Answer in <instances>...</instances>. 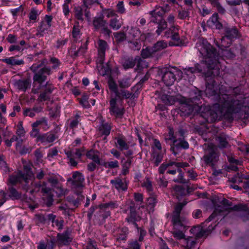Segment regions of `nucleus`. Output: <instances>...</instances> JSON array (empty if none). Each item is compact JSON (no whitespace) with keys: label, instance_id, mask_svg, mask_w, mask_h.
Listing matches in <instances>:
<instances>
[{"label":"nucleus","instance_id":"nucleus-13","mask_svg":"<svg viewBox=\"0 0 249 249\" xmlns=\"http://www.w3.org/2000/svg\"><path fill=\"white\" fill-rule=\"evenodd\" d=\"M218 158V154L212 148L206 151L203 157V160L207 165L213 166L217 161Z\"/></svg>","mask_w":249,"mask_h":249},{"label":"nucleus","instance_id":"nucleus-34","mask_svg":"<svg viewBox=\"0 0 249 249\" xmlns=\"http://www.w3.org/2000/svg\"><path fill=\"white\" fill-rule=\"evenodd\" d=\"M122 65L124 69L132 68L136 64L135 61L133 58L124 59L122 60Z\"/></svg>","mask_w":249,"mask_h":249},{"label":"nucleus","instance_id":"nucleus-9","mask_svg":"<svg viewBox=\"0 0 249 249\" xmlns=\"http://www.w3.org/2000/svg\"><path fill=\"white\" fill-rule=\"evenodd\" d=\"M178 26H172L169 30L165 32V36L167 37H171L172 41L170 42V46H182L184 45L183 41L179 38L178 34Z\"/></svg>","mask_w":249,"mask_h":249},{"label":"nucleus","instance_id":"nucleus-40","mask_svg":"<svg viewBox=\"0 0 249 249\" xmlns=\"http://www.w3.org/2000/svg\"><path fill=\"white\" fill-rule=\"evenodd\" d=\"M160 16V23H159V25H158V29L156 31V33H157V34L158 35H160L161 33L167 27V23L164 20H163V19H161V17L159 16Z\"/></svg>","mask_w":249,"mask_h":249},{"label":"nucleus","instance_id":"nucleus-25","mask_svg":"<svg viewBox=\"0 0 249 249\" xmlns=\"http://www.w3.org/2000/svg\"><path fill=\"white\" fill-rule=\"evenodd\" d=\"M2 61L11 66H19L24 64L23 59H18L14 56L2 59Z\"/></svg>","mask_w":249,"mask_h":249},{"label":"nucleus","instance_id":"nucleus-32","mask_svg":"<svg viewBox=\"0 0 249 249\" xmlns=\"http://www.w3.org/2000/svg\"><path fill=\"white\" fill-rule=\"evenodd\" d=\"M93 24L96 29H99L107 25L106 21L102 17H95L93 20Z\"/></svg>","mask_w":249,"mask_h":249},{"label":"nucleus","instance_id":"nucleus-28","mask_svg":"<svg viewBox=\"0 0 249 249\" xmlns=\"http://www.w3.org/2000/svg\"><path fill=\"white\" fill-rule=\"evenodd\" d=\"M87 157L91 160L94 162L98 165L101 164L100 159L99 157V152L97 151L91 150L86 154Z\"/></svg>","mask_w":249,"mask_h":249},{"label":"nucleus","instance_id":"nucleus-41","mask_svg":"<svg viewBox=\"0 0 249 249\" xmlns=\"http://www.w3.org/2000/svg\"><path fill=\"white\" fill-rule=\"evenodd\" d=\"M71 0H64V3L62 5L63 13L66 17H68L70 14V4Z\"/></svg>","mask_w":249,"mask_h":249},{"label":"nucleus","instance_id":"nucleus-21","mask_svg":"<svg viewBox=\"0 0 249 249\" xmlns=\"http://www.w3.org/2000/svg\"><path fill=\"white\" fill-rule=\"evenodd\" d=\"M134 215L135 213L131 212L130 216L127 218L126 220L128 221V222L132 223V224H133L135 225V227L137 229L138 232H139L140 234L139 240L141 241L143 240V237L146 234V231L144 230H142V229L138 227L137 224L135 222V219L134 217Z\"/></svg>","mask_w":249,"mask_h":249},{"label":"nucleus","instance_id":"nucleus-1","mask_svg":"<svg viewBox=\"0 0 249 249\" xmlns=\"http://www.w3.org/2000/svg\"><path fill=\"white\" fill-rule=\"evenodd\" d=\"M205 92L207 97L218 101V103L212 107L182 104L178 113L182 116L199 113L207 122H213L222 116L231 119L233 113L240 112L249 115V95L231 96L223 93L222 88L218 87L213 81L211 83H207Z\"/></svg>","mask_w":249,"mask_h":249},{"label":"nucleus","instance_id":"nucleus-48","mask_svg":"<svg viewBox=\"0 0 249 249\" xmlns=\"http://www.w3.org/2000/svg\"><path fill=\"white\" fill-rule=\"evenodd\" d=\"M47 218L49 220H52L53 222H54L59 227V229H61L63 226V221L55 220V215L53 214H49L47 215Z\"/></svg>","mask_w":249,"mask_h":249},{"label":"nucleus","instance_id":"nucleus-15","mask_svg":"<svg viewBox=\"0 0 249 249\" xmlns=\"http://www.w3.org/2000/svg\"><path fill=\"white\" fill-rule=\"evenodd\" d=\"M117 205L114 203L110 202L101 205L99 206L100 215L104 218H106L110 215L109 208L117 207Z\"/></svg>","mask_w":249,"mask_h":249},{"label":"nucleus","instance_id":"nucleus-16","mask_svg":"<svg viewBox=\"0 0 249 249\" xmlns=\"http://www.w3.org/2000/svg\"><path fill=\"white\" fill-rule=\"evenodd\" d=\"M98 44V55L100 61L102 63L104 60L106 51L108 47L107 42L103 40H99Z\"/></svg>","mask_w":249,"mask_h":249},{"label":"nucleus","instance_id":"nucleus-24","mask_svg":"<svg viewBox=\"0 0 249 249\" xmlns=\"http://www.w3.org/2000/svg\"><path fill=\"white\" fill-rule=\"evenodd\" d=\"M174 146L171 147V150L175 155H177V152H175V148L179 149L180 148L188 149L189 148V144L187 142L184 140H177V142L174 143Z\"/></svg>","mask_w":249,"mask_h":249},{"label":"nucleus","instance_id":"nucleus-31","mask_svg":"<svg viewBox=\"0 0 249 249\" xmlns=\"http://www.w3.org/2000/svg\"><path fill=\"white\" fill-rule=\"evenodd\" d=\"M141 186L142 188L145 189L146 191L150 194H152L153 191V186L152 181L150 180L149 178H145L142 182Z\"/></svg>","mask_w":249,"mask_h":249},{"label":"nucleus","instance_id":"nucleus-62","mask_svg":"<svg viewBox=\"0 0 249 249\" xmlns=\"http://www.w3.org/2000/svg\"><path fill=\"white\" fill-rule=\"evenodd\" d=\"M168 182L164 177L159 178L158 184L160 187H166L167 185Z\"/></svg>","mask_w":249,"mask_h":249},{"label":"nucleus","instance_id":"nucleus-57","mask_svg":"<svg viewBox=\"0 0 249 249\" xmlns=\"http://www.w3.org/2000/svg\"><path fill=\"white\" fill-rule=\"evenodd\" d=\"M127 229L126 228H124L123 229V231H122V233H120L119 235L117 237V239L119 241H124L126 238Z\"/></svg>","mask_w":249,"mask_h":249},{"label":"nucleus","instance_id":"nucleus-50","mask_svg":"<svg viewBox=\"0 0 249 249\" xmlns=\"http://www.w3.org/2000/svg\"><path fill=\"white\" fill-rule=\"evenodd\" d=\"M0 168L2 170L3 173L9 172V169L7 164L4 160L3 157L0 156Z\"/></svg>","mask_w":249,"mask_h":249},{"label":"nucleus","instance_id":"nucleus-36","mask_svg":"<svg viewBox=\"0 0 249 249\" xmlns=\"http://www.w3.org/2000/svg\"><path fill=\"white\" fill-rule=\"evenodd\" d=\"M167 47V44L166 42L161 40L157 42L154 45L151 47L153 50L154 52L156 53V52L160 51Z\"/></svg>","mask_w":249,"mask_h":249},{"label":"nucleus","instance_id":"nucleus-56","mask_svg":"<svg viewBox=\"0 0 249 249\" xmlns=\"http://www.w3.org/2000/svg\"><path fill=\"white\" fill-rule=\"evenodd\" d=\"M117 11L120 14H124L125 12V9L124 7V2L122 1H119L117 5Z\"/></svg>","mask_w":249,"mask_h":249},{"label":"nucleus","instance_id":"nucleus-44","mask_svg":"<svg viewBox=\"0 0 249 249\" xmlns=\"http://www.w3.org/2000/svg\"><path fill=\"white\" fill-rule=\"evenodd\" d=\"M18 129L16 131L17 136L20 138H23L25 134V131L23 127L22 123L20 122L18 124Z\"/></svg>","mask_w":249,"mask_h":249},{"label":"nucleus","instance_id":"nucleus-5","mask_svg":"<svg viewBox=\"0 0 249 249\" xmlns=\"http://www.w3.org/2000/svg\"><path fill=\"white\" fill-rule=\"evenodd\" d=\"M182 230L173 229L172 234L176 240L180 242L181 246L185 249H199L196 246V243L192 238H185V234L182 231Z\"/></svg>","mask_w":249,"mask_h":249},{"label":"nucleus","instance_id":"nucleus-29","mask_svg":"<svg viewBox=\"0 0 249 249\" xmlns=\"http://www.w3.org/2000/svg\"><path fill=\"white\" fill-rule=\"evenodd\" d=\"M88 41L81 47H80L77 51L73 50L71 49L70 51V53L73 57H77L83 55L87 50Z\"/></svg>","mask_w":249,"mask_h":249},{"label":"nucleus","instance_id":"nucleus-55","mask_svg":"<svg viewBox=\"0 0 249 249\" xmlns=\"http://www.w3.org/2000/svg\"><path fill=\"white\" fill-rule=\"evenodd\" d=\"M105 14L106 16V17L108 18H113L115 17H118L116 12L114 10L111 9L106 10L105 12Z\"/></svg>","mask_w":249,"mask_h":249},{"label":"nucleus","instance_id":"nucleus-19","mask_svg":"<svg viewBox=\"0 0 249 249\" xmlns=\"http://www.w3.org/2000/svg\"><path fill=\"white\" fill-rule=\"evenodd\" d=\"M15 86L18 89L26 91L31 86V82L28 79L18 80L15 82Z\"/></svg>","mask_w":249,"mask_h":249},{"label":"nucleus","instance_id":"nucleus-38","mask_svg":"<svg viewBox=\"0 0 249 249\" xmlns=\"http://www.w3.org/2000/svg\"><path fill=\"white\" fill-rule=\"evenodd\" d=\"M118 17H115V18L111 19L110 21L109 25L110 26L115 30H117L121 27V23L117 19Z\"/></svg>","mask_w":249,"mask_h":249},{"label":"nucleus","instance_id":"nucleus-45","mask_svg":"<svg viewBox=\"0 0 249 249\" xmlns=\"http://www.w3.org/2000/svg\"><path fill=\"white\" fill-rule=\"evenodd\" d=\"M217 140L219 143V147L220 148H225L227 146L228 142L225 136L221 135L217 137Z\"/></svg>","mask_w":249,"mask_h":249},{"label":"nucleus","instance_id":"nucleus-22","mask_svg":"<svg viewBox=\"0 0 249 249\" xmlns=\"http://www.w3.org/2000/svg\"><path fill=\"white\" fill-rule=\"evenodd\" d=\"M99 131L102 134L108 136L110 132L111 126L107 123L101 120L100 124L97 126Z\"/></svg>","mask_w":249,"mask_h":249},{"label":"nucleus","instance_id":"nucleus-11","mask_svg":"<svg viewBox=\"0 0 249 249\" xmlns=\"http://www.w3.org/2000/svg\"><path fill=\"white\" fill-rule=\"evenodd\" d=\"M67 181L71 183L73 188H81L83 187L84 177L81 173L75 171L72 173V177L69 178Z\"/></svg>","mask_w":249,"mask_h":249},{"label":"nucleus","instance_id":"nucleus-54","mask_svg":"<svg viewBox=\"0 0 249 249\" xmlns=\"http://www.w3.org/2000/svg\"><path fill=\"white\" fill-rule=\"evenodd\" d=\"M163 159V156L161 154H158L153 157V162L155 165L157 166L161 162Z\"/></svg>","mask_w":249,"mask_h":249},{"label":"nucleus","instance_id":"nucleus-39","mask_svg":"<svg viewBox=\"0 0 249 249\" xmlns=\"http://www.w3.org/2000/svg\"><path fill=\"white\" fill-rule=\"evenodd\" d=\"M155 52L152 48L147 47L145 49H142L141 53L142 57L147 58L152 56Z\"/></svg>","mask_w":249,"mask_h":249},{"label":"nucleus","instance_id":"nucleus-18","mask_svg":"<svg viewBox=\"0 0 249 249\" xmlns=\"http://www.w3.org/2000/svg\"><path fill=\"white\" fill-rule=\"evenodd\" d=\"M72 237L71 236V232L66 231L63 233H58L57 234L58 241L61 245H67L72 240Z\"/></svg>","mask_w":249,"mask_h":249},{"label":"nucleus","instance_id":"nucleus-26","mask_svg":"<svg viewBox=\"0 0 249 249\" xmlns=\"http://www.w3.org/2000/svg\"><path fill=\"white\" fill-rule=\"evenodd\" d=\"M228 160L230 163V165L228 166L227 169V170L228 171L230 170L237 171L238 169L237 165H241L242 163V161L235 160L232 157H228Z\"/></svg>","mask_w":249,"mask_h":249},{"label":"nucleus","instance_id":"nucleus-52","mask_svg":"<svg viewBox=\"0 0 249 249\" xmlns=\"http://www.w3.org/2000/svg\"><path fill=\"white\" fill-rule=\"evenodd\" d=\"M221 50H222L221 53H222V57L228 58H232L235 55L234 53L230 50H227V49L222 50V49H221Z\"/></svg>","mask_w":249,"mask_h":249},{"label":"nucleus","instance_id":"nucleus-12","mask_svg":"<svg viewBox=\"0 0 249 249\" xmlns=\"http://www.w3.org/2000/svg\"><path fill=\"white\" fill-rule=\"evenodd\" d=\"M116 98H112L109 101V111L111 115L116 117L121 118L124 114V108L117 105Z\"/></svg>","mask_w":249,"mask_h":249},{"label":"nucleus","instance_id":"nucleus-60","mask_svg":"<svg viewBox=\"0 0 249 249\" xmlns=\"http://www.w3.org/2000/svg\"><path fill=\"white\" fill-rule=\"evenodd\" d=\"M38 15L37 10L33 9L29 13V17L31 20H35L36 19Z\"/></svg>","mask_w":249,"mask_h":249},{"label":"nucleus","instance_id":"nucleus-49","mask_svg":"<svg viewBox=\"0 0 249 249\" xmlns=\"http://www.w3.org/2000/svg\"><path fill=\"white\" fill-rule=\"evenodd\" d=\"M108 84L110 90L113 92L116 95H118L117 86L115 82L112 79H110L108 81Z\"/></svg>","mask_w":249,"mask_h":249},{"label":"nucleus","instance_id":"nucleus-3","mask_svg":"<svg viewBox=\"0 0 249 249\" xmlns=\"http://www.w3.org/2000/svg\"><path fill=\"white\" fill-rule=\"evenodd\" d=\"M185 204L186 203H179L175 206L172 217L173 229L184 230L186 226L188 223L186 218L180 215V212Z\"/></svg>","mask_w":249,"mask_h":249},{"label":"nucleus","instance_id":"nucleus-17","mask_svg":"<svg viewBox=\"0 0 249 249\" xmlns=\"http://www.w3.org/2000/svg\"><path fill=\"white\" fill-rule=\"evenodd\" d=\"M115 140V146L121 151L127 150L129 149V146L126 142L125 138L124 136L120 135L116 137Z\"/></svg>","mask_w":249,"mask_h":249},{"label":"nucleus","instance_id":"nucleus-20","mask_svg":"<svg viewBox=\"0 0 249 249\" xmlns=\"http://www.w3.org/2000/svg\"><path fill=\"white\" fill-rule=\"evenodd\" d=\"M208 25L212 28L219 29L222 27V24L218 20L217 14H214L207 21Z\"/></svg>","mask_w":249,"mask_h":249},{"label":"nucleus","instance_id":"nucleus-33","mask_svg":"<svg viewBox=\"0 0 249 249\" xmlns=\"http://www.w3.org/2000/svg\"><path fill=\"white\" fill-rule=\"evenodd\" d=\"M54 245V242L51 240L47 241L46 242L40 241L37 246V249H53Z\"/></svg>","mask_w":249,"mask_h":249},{"label":"nucleus","instance_id":"nucleus-42","mask_svg":"<svg viewBox=\"0 0 249 249\" xmlns=\"http://www.w3.org/2000/svg\"><path fill=\"white\" fill-rule=\"evenodd\" d=\"M41 190L44 194H45L49 196V198H53V190L51 188L47 187V184L46 183H44L43 184L41 188Z\"/></svg>","mask_w":249,"mask_h":249},{"label":"nucleus","instance_id":"nucleus-47","mask_svg":"<svg viewBox=\"0 0 249 249\" xmlns=\"http://www.w3.org/2000/svg\"><path fill=\"white\" fill-rule=\"evenodd\" d=\"M119 86L122 88H127L131 86L130 79L128 78H124L119 81Z\"/></svg>","mask_w":249,"mask_h":249},{"label":"nucleus","instance_id":"nucleus-30","mask_svg":"<svg viewBox=\"0 0 249 249\" xmlns=\"http://www.w3.org/2000/svg\"><path fill=\"white\" fill-rule=\"evenodd\" d=\"M150 196L147 199L146 205L147 209L149 212H152L154 211V208L156 206L157 202L156 196L154 195L150 194Z\"/></svg>","mask_w":249,"mask_h":249},{"label":"nucleus","instance_id":"nucleus-23","mask_svg":"<svg viewBox=\"0 0 249 249\" xmlns=\"http://www.w3.org/2000/svg\"><path fill=\"white\" fill-rule=\"evenodd\" d=\"M110 183L118 191H125L127 189V184L123 182L120 178L111 180Z\"/></svg>","mask_w":249,"mask_h":249},{"label":"nucleus","instance_id":"nucleus-63","mask_svg":"<svg viewBox=\"0 0 249 249\" xmlns=\"http://www.w3.org/2000/svg\"><path fill=\"white\" fill-rule=\"evenodd\" d=\"M6 40L10 43H15L17 41V37L14 35L9 34L8 35Z\"/></svg>","mask_w":249,"mask_h":249},{"label":"nucleus","instance_id":"nucleus-6","mask_svg":"<svg viewBox=\"0 0 249 249\" xmlns=\"http://www.w3.org/2000/svg\"><path fill=\"white\" fill-rule=\"evenodd\" d=\"M30 70L35 73L33 77L34 82H37L40 85L46 80L47 75L51 73L50 68L41 67V64H34L30 67Z\"/></svg>","mask_w":249,"mask_h":249},{"label":"nucleus","instance_id":"nucleus-61","mask_svg":"<svg viewBox=\"0 0 249 249\" xmlns=\"http://www.w3.org/2000/svg\"><path fill=\"white\" fill-rule=\"evenodd\" d=\"M80 104L85 108H89L90 104H89L87 96H83L80 100Z\"/></svg>","mask_w":249,"mask_h":249},{"label":"nucleus","instance_id":"nucleus-14","mask_svg":"<svg viewBox=\"0 0 249 249\" xmlns=\"http://www.w3.org/2000/svg\"><path fill=\"white\" fill-rule=\"evenodd\" d=\"M53 89V87L52 85L46 84L44 91L40 93L37 100L39 102H43L50 100Z\"/></svg>","mask_w":249,"mask_h":249},{"label":"nucleus","instance_id":"nucleus-37","mask_svg":"<svg viewBox=\"0 0 249 249\" xmlns=\"http://www.w3.org/2000/svg\"><path fill=\"white\" fill-rule=\"evenodd\" d=\"M161 99L163 103L167 105H173L176 101V98L175 97L166 94L162 95Z\"/></svg>","mask_w":249,"mask_h":249},{"label":"nucleus","instance_id":"nucleus-46","mask_svg":"<svg viewBox=\"0 0 249 249\" xmlns=\"http://www.w3.org/2000/svg\"><path fill=\"white\" fill-rule=\"evenodd\" d=\"M118 95H116V97L119 98L122 97L125 99L130 98L132 96V93L128 90L124 89L121 90L120 92H118Z\"/></svg>","mask_w":249,"mask_h":249},{"label":"nucleus","instance_id":"nucleus-4","mask_svg":"<svg viewBox=\"0 0 249 249\" xmlns=\"http://www.w3.org/2000/svg\"><path fill=\"white\" fill-rule=\"evenodd\" d=\"M24 172L19 171L16 176H10L9 178L10 183L15 184L18 182L21 183L24 181L28 184L34 179V175L30 165L24 166Z\"/></svg>","mask_w":249,"mask_h":249},{"label":"nucleus","instance_id":"nucleus-53","mask_svg":"<svg viewBox=\"0 0 249 249\" xmlns=\"http://www.w3.org/2000/svg\"><path fill=\"white\" fill-rule=\"evenodd\" d=\"M129 34L131 36L135 38L139 36L141 34V32L137 27H131L129 31Z\"/></svg>","mask_w":249,"mask_h":249},{"label":"nucleus","instance_id":"nucleus-51","mask_svg":"<svg viewBox=\"0 0 249 249\" xmlns=\"http://www.w3.org/2000/svg\"><path fill=\"white\" fill-rule=\"evenodd\" d=\"M174 163L173 162H170L168 163H163L159 167V172L160 174H163L165 170L170 166H173Z\"/></svg>","mask_w":249,"mask_h":249},{"label":"nucleus","instance_id":"nucleus-2","mask_svg":"<svg viewBox=\"0 0 249 249\" xmlns=\"http://www.w3.org/2000/svg\"><path fill=\"white\" fill-rule=\"evenodd\" d=\"M196 48L202 55L203 59L201 64H197L193 67L186 68L183 70L184 72L187 76L190 74L202 72L204 70V66L207 67L209 71L214 70L216 71H212V75L214 76L219 73V61L218 55H216L215 50L205 39L200 38L197 40Z\"/></svg>","mask_w":249,"mask_h":249},{"label":"nucleus","instance_id":"nucleus-35","mask_svg":"<svg viewBox=\"0 0 249 249\" xmlns=\"http://www.w3.org/2000/svg\"><path fill=\"white\" fill-rule=\"evenodd\" d=\"M72 36L75 41H77L80 37V26L78 22L75 23L72 31Z\"/></svg>","mask_w":249,"mask_h":249},{"label":"nucleus","instance_id":"nucleus-64","mask_svg":"<svg viewBox=\"0 0 249 249\" xmlns=\"http://www.w3.org/2000/svg\"><path fill=\"white\" fill-rule=\"evenodd\" d=\"M126 249H140V245L137 241L131 242Z\"/></svg>","mask_w":249,"mask_h":249},{"label":"nucleus","instance_id":"nucleus-7","mask_svg":"<svg viewBox=\"0 0 249 249\" xmlns=\"http://www.w3.org/2000/svg\"><path fill=\"white\" fill-rule=\"evenodd\" d=\"M162 79L167 86L172 85L176 79H180L182 76V72L176 68L166 69L162 70Z\"/></svg>","mask_w":249,"mask_h":249},{"label":"nucleus","instance_id":"nucleus-10","mask_svg":"<svg viewBox=\"0 0 249 249\" xmlns=\"http://www.w3.org/2000/svg\"><path fill=\"white\" fill-rule=\"evenodd\" d=\"M83 152V148L76 149L74 151H72L70 148L65 150V153L69 160V163L73 166H75L77 164L76 160L80 159Z\"/></svg>","mask_w":249,"mask_h":249},{"label":"nucleus","instance_id":"nucleus-58","mask_svg":"<svg viewBox=\"0 0 249 249\" xmlns=\"http://www.w3.org/2000/svg\"><path fill=\"white\" fill-rule=\"evenodd\" d=\"M177 171L179 172L178 178L174 179V181L177 182L185 183V179L183 178V174L180 169H177Z\"/></svg>","mask_w":249,"mask_h":249},{"label":"nucleus","instance_id":"nucleus-43","mask_svg":"<svg viewBox=\"0 0 249 249\" xmlns=\"http://www.w3.org/2000/svg\"><path fill=\"white\" fill-rule=\"evenodd\" d=\"M74 15L75 18L80 20H83V9L81 6H77L74 8Z\"/></svg>","mask_w":249,"mask_h":249},{"label":"nucleus","instance_id":"nucleus-8","mask_svg":"<svg viewBox=\"0 0 249 249\" xmlns=\"http://www.w3.org/2000/svg\"><path fill=\"white\" fill-rule=\"evenodd\" d=\"M225 36L221 39V46L226 48L229 47L234 39L238 37V32L234 27L226 28Z\"/></svg>","mask_w":249,"mask_h":249},{"label":"nucleus","instance_id":"nucleus-27","mask_svg":"<svg viewBox=\"0 0 249 249\" xmlns=\"http://www.w3.org/2000/svg\"><path fill=\"white\" fill-rule=\"evenodd\" d=\"M39 125L44 131H46L49 128V125L48 123L47 120L45 117H42L40 119L36 120L32 124L33 127H37Z\"/></svg>","mask_w":249,"mask_h":249},{"label":"nucleus","instance_id":"nucleus-59","mask_svg":"<svg viewBox=\"0 0 249 249\" xmlns=\"http://www.w3.org/2000/svg\"><path fill=\"white\" fill-rule=\"evenodd\" d=\"M114 37L117 41L121 42L125 39L126 36L124 33L120 32L115 33Z\"/></svg>","mask_w":249,"mask_h":249}]
</instances>
